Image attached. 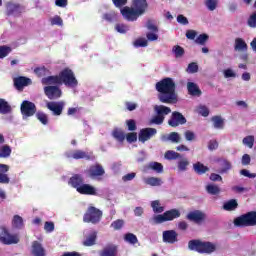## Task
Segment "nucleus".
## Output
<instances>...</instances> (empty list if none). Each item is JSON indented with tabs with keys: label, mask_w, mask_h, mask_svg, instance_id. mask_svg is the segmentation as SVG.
<instances>
[{
	"label": "nucleus",
	"mask_w": 256,
	"mask_h": 256,
	"mask_svg": "<svg viewBox=\"0 0 256 256\" xmlns=\"http://www.w3.org/2000/svg\"><path fill=\"white\" fill-rule=\"evenodd\" d=\"M181 217V212L177 209H171L163 214H158L153 217V222L155 225H161V223H165L167 221H173L175 219H179Z\"/></svg>",
	"instance_id": "obj_8"
},
{
	"label": "nucleus",
	"mask_w": 256,
	"mask_h": 256,
	"mask_svg": "<svg viewBox=\"0 0 256 256\" xmlns=\"http://www.w3.org/2000/svg\"><path fill=\"white\" fill-rule=\"evenodd\" d=\"M0 241L3 245H17L19 236L9 233V230L5 227H0Z\"/></svg>",
	"instance_id": "obj_9"
},
{
	"label": "nucleus",
	"mask_w": 256,
	"mask_h": 256,
	"mask_svg": "<svg viewBox=\"0 0 256 256\" xmlns=\"http://www.w3.org/2000/svg\"><path fill=\"white\" fill-rule=\"evenodd\" d=\"M193 169L195 173H197V175H205V173L209 171V167L204 166L201 162H196L195 164H193Z\"/></svg>",
	"instance_id": "obj_30"
},
{
	"label": "nucleus",
	"mask_w": 256,
	"mask_h": 256,
	"mask_svg": "<svg viewBox=\"0 0 256 256\" xmlns=\"http://www.w3.org/2000/svg\"><path fill=\"white\" fill-rule=\"evenodd\" d=\"M44 93L46 97L51 100L59 99L62 95L61 88H59V86H46L44 87Z\"/></svg>",
	"instance_id": "obj_16"
},
{
	"label": "nucleus",
	"mask_w": 256,
	"mask_h": 256,
	"mask_svg": "<svg viewBox=\"0 0 256 256\" xmlns=\"http://www.w3.org/2000/svg\"><path fill=\"white\" fill-rule=\"evenodd\" d=\"M206 191L210 195H219L221 193V189L217 185L209 184L206 186Z\"/></svg>",
	"instance_id": "obj_40"
},
{
	"label": "nucleus",
	"mask_w": 256,
	"mask_h": 256,
	"mask_svg": "<svg viewBox=\"0 0 256 256\" xmlns=\"http://www.w3.org/2000/svg\"><path fill=\"white\" fill-rule=\"evenodd\" d=\"M31 253L33 256H46L47 255V251L43 247V244H41L39 241L32 242Z\"/></svg>",
	"instance_id": "obj_24"
},
{
	"label": "nucleus",
	"mask_w": 256,
	"mask_h": 256,
	"mask_svg": "<svg viewBox=\"0 0 256 256\" xmlns=\"http://www.w3.org/2000/svg\"><path fill=\"white\" fill-rule=\"evenodd\" d=\"M119 255V246L110 243L107 244L99 253V256H117Z\"/></svg>",
	"instance_id": "obj_19"
},
{
	"label": "nucleus",
	"mask_w": 256,
	"mask_h": 256,
	"mask_svg": "<svg viewBox=\"0 0 256 256\" xmlns=\"http://www.w3.org/2000/svg\"><path fill=\"white\" fill-rule=\"evenodd\" d=\"M236 227H255L256 211H250L234 219Z\"/></svg>",
	"instance_id": "obj_4"
},
{
	"label": "nucleus",
	"mask_w": 256,
	"mask_h": 256,
	"mask_svg": "<svg viewBox=\"0 0 256 256\" xmlns=\"http://www.w3.org/2000/svg\"><path fill=\"white\" fill-rule=\"evenodd\" d=\"M85 183V178L82 174H73L69 180L68 185H71L73 189L79 191L80 187Z\"/></svg>",
	"instance_id": "obj_18"
},
{
	"label": "nucleus",
	"mask_w": 256,
	"mask_h": 256,
	"mask_svg": "<svg viewBox=\"0 0 256 256\" xmlns=\"http://www.w3.org/2000/svg\"><path fill=\"white\" fill-rule=\"evenodd\" d=\"M164 157L168 161H175V159H181V154H179L173 150H168L165 152Z\"/></svg>",
	"instance_id": "obj_38"
},
{
	"label": "nucleus",
	"mask_w": 256,
	"mask_h": 256,
	"mask_svg": "<svg viewBox=\"0 0 256 256\" xmlns=\"http://www.w3.org/2000/svg\"><path fill=\"white\" fill-rule=\"evenodd\" d=\"M44 229L47 233H53L55 231V224L53 222H45Z\"/></svg>",
	"instance_id": "obj_60"
},
{
	"label": "nucleus",
	"mask_w": 256,
	"mask_h": 256,
	"mask_svg": "<svg viewBox=\"0 0 256 256\" xmlns=\"http://www.w3.org/2000/svg\"><path fill=\"white\" fill-rule=\"evenodd\" d=\"M11 146L9 145H3L0 148V158L7 159V157H11Z\"/></svg>",
	"instance_id": "obj_37"
},
{
	"label": "nucleus",
	"mask_w": 256,
	"mask_h": 256,
	"mask_svg": "<svg viewBox=\"0 0 256 256\" xmlns=\"http://www.w3.org/2000/svg\"><path fill=\"white\" fill-rule=\"evenodd\" d=\"M235 51H240L242 53H247L249 46L247 45V42L243 40V38H236L235 44H234Z\"/></svg>",
	"instance_id": "obj_25"
},
{
	"label": "nucleus",
	"mask_w": 256,
	"mask_h": 256,
	"mask_svg": "<svg viewBox=\"0 0 256 256\" xmlns=\"http://www.w3.org/2000/svg\"><path fill=\"white\" fill-rule=\"evenodd\" d=\"M112 137L119 143H123V141H125V132L120 128H114L112 131Z\"/></svg>",
	"instance_id": "obj_31"
},
{
	"label": "nucleus",
	"mask_w": 256,
	"mask_h": 256,
	"mask_svg": "<svg viewBox=\"0 0 256 256\" xmlns=\"http://www.w3.org/2000/svg\"><path fill=\"white\" fill-rule=\"evenodd\" d=\"M247 24L248 27H251L252 29L256 28V11L249 16Z\"/></svg>",
	"instance_id": "obj_50"
},
{
	"label": "nucleus",
	"mask_w": 256,
	"mask_h": 256,
	"mask_svg": "<svg viewBox=\"0 0 256 256\" xmlns=\"http://www.w3.org/2000/svg\"><path fill=\"white\" fill-rule=\"evenodd\" d=\"M237 207H239V203L235 199H231V200L227 201L226 203H224V205H223L224 211H235V209H237Z\"/></svg>",
	"instance_id": "obj_33"
},
{
	"label": "nucleus",
	"mask_w": 256,
	"mask_h": 256,
	"mask_svg": "<svg viewBox=\"0 0 256 256\" xmlns=\"http://www.w3.org/2000/svg\"><path fill=\"white\" fill-rule=\"evenodd\" d=\"M128 131H137V122L134 119L126 120Z\"/></svg>",
	"instance_id": "obj_54"
},
{
	"label": "nucleus",
	"mask_w": 256,
	"mask_h": 256,
	"mask_svg": "<svg viewBox=\"0 0 256 256\" xmlns=\"http://www.w3.org/2000/svg\"><path fill=\"white\" fill-rule=\"evenodd\" d=\"M186 219L196 225H203V223L207 221V214L201 210H194L187 214Z\"/></svg>",
	"instance_id": "obj_10"
},
{
	"label": "nucleus",
	"mask_w": 256,
	"mask_h": 256,
	"mask_svg": "<svg viewBox=\"0 0 256 256\" xmlns=\"http://www.w3.org/2000/svg\"><path fill=\"white\" fill-rule=\"evenodd\" d=\"M50 23L51 25H58V27H62L63 19L61 18V16L56 15L50 19Z\"/></svg>",
	"instance_id": "obj_55"
},
{
	"label": "nucleus",
	"mask_w": 256,
	"mask_h": 256,
	"mask_svg": "<svg viewBox=\"0 0 256 256\" xmlns=\"http://www.w3.org/2000/svg\"><path fill=\"white\" fill-rule=\"evenodd\" d=\"M148 44L149 43L147 40H145V38H139L134 42L135 47H147Z\"/></svg>",
	"instance_id": "obj_59"
},
{
	"label": "nucleus",
	"mask_w": 256,
	"mask_h": 256,
	"mask_svg": "<svg viewBox=\"0 0 256 256\" xmlns=\"http://www.w3.org/2000/svg\"><path fill=\"white\" fill-rule=\"evenodd\" d=\"M85 173L90 177V179H97V177H103V175H105V169L101 164H95L85 170Z\"/></svg>",
	"instance_id": "obj_13"
},
{
	"label": "nucleus",
	"mask_w": 256,
	"mask_h": 256,
	"mask_svg": "<svg viewBox=\"0 0 256 256\" xmlns=\"http://www.w3.org/2000/svg\"><path fill=\"white\" fill-rule=\"evenodd\" d=\"M154 135H157V129L155 128H143L140 130L138 134V139L141 143H145L146 141H149L151 137H154Z\"/></svg>",
	"instance_id": "obj_14"
},
{
	"label": "nucleus",
	"mask_w": 256,
	"mask_h": 256,
	"mask_svg": "<svg viewBox=\"0 0 256 256\" xmlns=\"http://www.w3.org/2000/svg\"><path fill=\"white\" fill-rule=\"evenodd\" d=\"M177 237H179V234H177L175 230H166L162 234L163 242L169 243L170 245H173L179 241Z\"/></svg>",
	"instance_id": "obj_20"
},
{
	"label": "nucleus",
	"mask_w": 256,
	"mask_h": 256,
	"mask_svg": "<svg viewBox=\"0 0 256 256\" xmlns=\"http://www.w3.org/2000/svg\"><path fill=\"white\" fill-rule=\"evenodd\" d=\"M242 143L246 145V147H249V149H253V145H255V137L253 136H246Z\"/></svg>",
	"instance_id": "obj_45"
},
{
	"label": "nucleus",
	"mask_w": 256,
	"mask_h": 256,
	"mask_svg": "<svg viewBox=\"0 0 256 256\" xmlns=\"http://www.w3.org/2000/svg\"><path fill=\"white\" fill-rule=\"evenodd\" d=\"M199 115H202V117H209V108L207 106H200L198 108Z\"/></svg>",
	"instance_id": "obj_61"
},
{
	"label": "nucleus",
	"mask_w": 256,
	"mask_h": 256,
	"mask_svg": "<svg viewBox=\"0 0 256 256\" xmlns=\"http://www.w3.org/2000/svg\"><path fill=\"white\" fill-rule=\"evenodd\" d=\"M12 227L14 229H23V227H25V223L23 222V217L19 215H14L12 219Z\"/></svg>",
	"instance_id": "obj_32"
},
{
	"label": "nucleus",
	"mask_w": 256,
	"mask_h": 256,
	"mask_svg": "<svg viewBox=\"0 0 256 256\" xmlns=\"http://www.w3.org/2000/svg\"><path fill=\"white\" fill-rule=\"evenodd\" d=\"M184 137H185L186 141H195V132L187 130L184 133Z\"/></svg>",
	"instance_id": "obj_64"
},
{
	"label": "nucleus",
	"mask_w": 256,
	"mask_h": 256,
	"mask_svg": "<svg viewBox=\"0 0 256 256\" xmlns=\"http://www.w3.org/2000/svg\"><path fill=\"white\" fill-rule=\"evenodd\" d=\"M9 53H11V47L5 45L0 46V59H5Z\"/></svg>",
	"instance_id": "obj_47"
},
{
	"label": "nucleus",
	"mask_w": 256,
	"mask_h": 256,
	"mask_svg": "<svg viewBox=\"0 0 256 256\" xmlns=\"http://www.w3.org/2000/svg\"><path fill=\"white\" fill-rule=\"evenodd\" d=\"M115 29L118 33H127L129 31V26L125 24H116Z\"/></svg>",
	"instance_id": "obj_57"
},
{
	"label": "nucleus",
	"mask_w": 256,
	"mask_h": 256,
	"mask_svg": "<svg viewBox=\"0 0 256 256\" xmlns=\"http://www.w3.org/2000/svg\"><path fill=\"white\" fill-rule=\"evenodd\" d=\"M149 9L147 0H132L131 7L126 6L120 10V13L126 21H137L141 15Z\"/></svg>",
	"instance_id": "obj_2"
},
{
	"label": "nucleus",
	"mask_w": 256,
	"mask_h": 256,
	"mask_svg": "<svg viewBox=\"0 0 256 256\" xmlns=\"http://www.w3.org/2000/svg\"><path fill=\"white\" fill-rule=\"evenodd\" d=\"M101 217H103V211L95 206H90L83 216V221L84 223H92V225H97V223L101 221Z\"/></svg>",
	"instance_id": "obj_6"
},
{
	"label": "nucleus",
	"mask_w": 256,
	"mask_h": 256,
	"mask_svg": "<svg viewBox=\"0 0 256 256\" xmlns=\"http://www.w3.org/2000/svg\"><path fill=\"white\" fill-rule=\"evenodd\" d=\"M22 13L21 5L15 4V3H8L6 6V15L8 17H11L12 15L14 17H19Z\"/></svg>",
	"instance_id": "obj_23"
},
{
	"label": "nucleus",
	"mask_w": 256,
	"mask_h": 256,
	"mask_svg": "<svg viewBox=\"0 0 256 256\" xmlns=\"http://www.w3.org/2000/svg\"><path fill=\"white\" fill-rule=\"evenodd\" d=\"M42 85H61L60 74L42 78Z\"/></svg>",
	"instance_id": "obj_26"
},
{
	"label": "nucleus",
	"mask_w": 256,
	"mask_h": 256,
	"mask_svg": "<svg viewBox=\"0 0 256 256\" xmlns=\"http://www.w3.org/2000/svg\"><path fill=\"white\" fill-rule=\"evenodd\" d=\"M187 167H189V160H187L186 158L178 162L179 171H187Z\"/></svg>",
	"instance_id": "obj_51"
},
{
	"label": "nucleus",
	"mask_w": 256,
	"mask_h": 256,
	"mask_svg": "<svg viewBox=\"0 0 256 256\" xmlns=\"http://www.w3.org/2000/svg\"><path fill=\"white\" fill-rule=\"evenodd\" d=\"M168 140L172 141V143H179V141H181V136H179V133L177 132H171L168 135Z\"/></svg>",
	"instance_id": "obj_53"
},
{
	"label": "nucleus",
	"mask_w": 256,
	"mask_h": 256,
	"mask_svg": "<svg viewBox=\"0 0 256 256\" xmlns=\"http://www.w3.org/2000/svg\"><path fill=\"white\" fill-rule=\"evenodd\" d=\"M11 105H9V102H7L5 99L0 98V113L1 115H7L11 113Z\"/></svg>",
	"instance_id": "obj_29"
},
{
	"label": "nucleus",
	"mask_w": 256,
	"mask_h": 256,
	"mask_svg": "<svg viewBox=\"0 0 256 256\" xmlns=\"http://www.w3.org/2000/svg\"><path fill=\"white\" fill-rule=\"evenodd\" d=\"M34 73L37 77H47V75H51V71L45 66L35 68Z\"/></svg>",
	"instance_id": "obj_35"
},
{
	"label": "nucleus",
	"mask_w": 256,
	"mask_h": 256,
	"mask_svg": "<svg viewBox=\"0 0 256 256\" xmlns=\"http://www.w3.org/2000/svg\"><path fill=\"white\" fill-rule=\"evenodd\" d=\"M146 27L148 31H152V33H159V28L157 25H155V22L153 20H148L146 23Z\"/></svg>",
	"instance_id": "obj_49"
},
{
	"label": "nucleus",
	"mask_w": 256,
	"mask_h": 256,
	"mask_svg": "<svg viewBox=\"0 0 256 256\" xmlns=\"http://www.w3.org/2000/svg\"><path fill=\"white\" fill-rule=\"evenodd\" d=\"M188 249L190 251H196L204 255H211L217 251V245L210 241H201L199 239L190 240L188 242Z\"/></svg>",
	"instance_id": "obj_3"
},
{
	"label": "nucleus",
	"mask_w": 256,
	"mask_h": 256,
	"mask_svg": "<svg viewBox=\"0 0 256 256\" xmlns=\"http://www.w3.org/2000/svg\"><path fill=\"white\" fill-rule=\"evenodd\" d=\"M207 41H209V35L203 33L200 34L196 39H195V43H197V45H205L207 43Z\"/></svg>",
	"instance_id": "obj_44"
},
{
	"label": "nucleus",
	"mask_w": 256,
	"mask_h": 256,
	"mask_svg": "<svg viewBox=\"0 0 256 256\" xmlns=\"http://www.w3.org/2000/svg\"><path fill=\"white\" fill-rule=\"evenodd\" d=\"M125 138L128 143H135V142H137V133L130 132V133L126 134Z\"/></svg>",
	"instance_id": "obj_56"
},
{
	"label": "nucleus",
	"mask_w": 256,
	"mask_h": 256,
	"mask_svg": "<svg viewBox=\"0 0 256 256\" xmlns=\"http://www.w3.org/2000/svg\"><path fill=\"white\" fill-rule=\"evenodd\" d=\"M187 89L189 95H192V97H201V89H199V86H197V84H195L194 82H188Z\"/></svg>",
	"instance_id": "obj_27"
},
{
	"label": "nucleus",
	"mask_w": 256,
	"mask_h": 256,
	"mask_svg": "<svg viewBox=\"0 0 256 256\" xmlns=\"http://www.w3.org/2000/svg\"><path fill=\"white\" fill-rule=\"evenodd\" d=\"M154 111L156 115L150 120V125H163L165 115L171 113V108L165 105H156L154 106Z\"/></svg>",
	"instance_id": "obj_7"
},
{
	"label": "nucleus",
	"mask_w": 256,
	"mask_h": 256,
	"mask_svg": "<svg viewBox=\"0 0 256 256\" xmlns=\"http://www.w3.org/2000/svg\"><path fill=\"white\" fill-rule=\"evenodd\" d=\"M172 51L175 57H183V55H185V49L179 45L174 46Z\"/></svg>",
	"instance_id": "obj_48"
},
{
	"label": "nucleus",
	"mask_w": 256,
	"mask_h": 256,
	"mask_svg": "<svg viewBox=\"0 0 256 256\" xmlns=\"http://www.w3.org/2000/svg\"><path fill=\"white\" fill-rule=\"evenodd\" d=\"M151 207L154 213H163V211H165V207L161 206V203H159V200L152 201Z\"/></svg>",
	"instance_id": "obj_41"
},
{
	"label": "nucleus",
	"mask_w": 256,
	"mask_h": 256,
	"mask_svg": "<svg viewBox=\"0 0 256 256\" xmlns=\"http://www.w3.org/2000/svg\"><path fill=\"white\" fill-rule=\"evenodd\" d=\"M155 89L158 92L157 97L160 103L175 105L179 101L177 97V84H175L173 78L166 77L161 79L155 84Z\"/></svg>",
	"instance_id": "obj_1"
},
{
	"label": "nucleus",
	"mask_w": 256,
	"mask_h": 256,
	"mask_svg": "<svg viewBox=\"0 0 256 256\" xmlns=\"http://www.w3.org/2000/svg\"><path fill=\"white\" fill-rule=\"evenodd\" d=\"M124 241H126V243H129L130 245H137V243H139V239L133 233H126L124 235Z\"/></svg>",
	"instance_id": "obj_36"
},
{
	"label": "nucleus",
	"mask_w": 256,
	"mask_h": 256,
	"mask_svg": "<svg viewBox=\"0 0 256 256\" xmlns=\"http://www.w3.org/2000/svg\"><path fill=\"white\" fill-rule=\"evenodd\" d=\"M221 166V173H227V171L231 169V162H229L228 160H223Z\"/></svg>",
	"instance_id": "obj_58"
},
{
	"label": "nucleus",
	"mask_w": 256,
	"mask_h": 256,
	"mask_svg": "<svg viewBox=\"0 0 256 256\" xmlns=\"http://www.w3.org/2000/svg\"><path fill=\"white\" fill-rule=\"evenodd\" d=\"M77 193L80 195H92L95 196L97 195V188L91 184L83 183L79 189L77 190Z\"/></svg>",
	"instance_id": "obj_22"
},
{
	"label": "nucleus",
	"mask_w": 256,
	"mask_h": 256,
	"mask_svg": "<svg viewBox=\"0 0 256 256\" xmlns=\"http://www.w3.org/2000/svg\"><path fill=\"white\" fill-rule=\"evenodd\" d=\"M124 225L125 221L123 219H118L111 223V227L114 229V231H119L120 229H123Z\"/></svg>",
	"instance_id": "obj_46"
},
{
	"label": "nucleus",
	"mask_w": 256,
	"mask_h": 256,
	"mask_svg": "<svg viewBox=\"0 0 256 256\" xmlns=\"http://www.w3.org/2000/svg\"><path fill=\"white\" fill-rule=\"evenodd\" d=\"M219 148V142L217 140H210L208 142V149L209 151H215V149Z\"/></svg>",
	"instance_id": "obj_63"
},
{
	"label": "nucleus",
	"mask_w": 256,
	"mask_h": 256,
	"mask_svg": "<svg viewBox=\"0 0 256 256\" xmlns=\"http://www.w3.org/2000/svg\"><path fill=\"white\" fill-rule=\"evenodd\" d=\"M205 5L209 11H215L217 9V0H206Z\"/></svg>",
	"instance_id": "obj_52"
},
{
	"label": "nucleus",
	"mask_w": 256,
	"mask_h": 256,
	"mask_svg": "<svg viewBox=\"0 0 256 256\" xmlns=\"http://www.w3.org/2000/svg\"><path fill=\"white\" fill-rule=\"evenodd\" d=\"M36 118L38 119V121H40V123H42V125H48L49 123V117L43 112H37Z\"/></svg>",
	"instance_id": "obj_43"
},
{
	"label": "nucleus",
	"mask_w": 256,
	"mask_h": 256,
	"mask_svg": "<svg viewBox=\"0 0 256 256\" xmlns=\"http://www.w3.org/2000/svg\"><path fill=\"white\" fill-rule=\"evenodd\" d=\"M14 87L17 91H23V88L31 85V78H27L24 76H19L14 78Z\"/></svg>",
	"instance_id": "obj_21"
},
{
	"label": "nucleus",
	"mask_w": 256,
	"mask_h": 256,
	"mask_svg": "<svg viewBox=\"0 0 256 256\" xmlns=\"http://www.w3.org/2000/svg\"><path fill=\"white\" fill-rule=\"evenodd\" d=\"M65 157L68 159H86V161H91V155L83 150H74L72 152H66Z\"/></svg>",
	"instance_id": "obj_17"
},
{
	"label": "nucleus",
	"mask_w": 256,
	"mask_h": 256,
	"mask_svg": "<svg viewBox=\"0 0 256 256\" xmlns=\"http://www.w3.org/2000/svg\"><path fill=\"white\" fill-rule=\"evenodd\" d=\"M20 111L23 117H33L37 113V106L31 101L24 100L21 104Z\"/></svg>",
	"instance_id": "obj_11"
},
{
	"label": "nucleus",
	"mask_w": 256,
	"mask_h": 256,
	"mask_svg": "<svg viewBox=\"0 0 256 256\" xmlns=\"http://www.w3.org/2000/svg\"><path fill=\"white\" fill-rule=\"evenodd\" d=\"M187 123V118L183 116L181 112L174 111L170 119L168 120V125L170 127H179V125H185Z\"/></svg>",
	"instance_id": "obj_12"
},
{
	"label": "nucleus",
	"mask_w": 256,
	"mask_h": 256,
	"mask_svg": "<svg viewBox=\"0 0 256 256\" xmlns=\"http://www.w3.org/2000/svg\"><path fill=\"white\" fill-rule=\"evenodd\" d=\"M96 241H97V234L93 233L86 238V240L83 242V245L84 247H93Z\"/></svg>",
	"instance_id": "obj_39"
},
{
	"label": "nucleus",
	"mask_w": 256,
	"mask_h": 256,
	"mask_svg": "<svg viewBox=\"0 0 256 256\" xmlns=\"http://www.w3.org/2000/svg\"><path fill=\"white\" fill-rule=\"evenodd\" d=\"M46 107L49 111H52L53 115L59 117V115H62L63 109H65V102H48Z\"/></svg>",
	"instance_id": "obj_15"
},
{
	"label": "nucleus",
	"mask_w": 256,
	"mask_h": 256,
	"mask_svg": "<svg viewBox=\"0 0 256 256\" xmlns=\"http://www.w3.org/2000/svg\"><path fill=\"white\" fill-rule=\"evenodd\" d=\"M148 167L152 169V171H156V173H163V164L159 162H150Z\"/></svg>",
	"instance_id": "obj_42"
},
{
	"label": "nucleus",
	"mask_w": 256,
	"mask_h": 256,
	"mask_svg": "<svg viewBox=\"0 0 256 256\" xmlns=\"http://www.w3.org/2000/svg\"><path fill=\"white\" fill-rule=\"evenodd\" d=\"M211 121L213 123L214 129H225V119H223V117H221L220 115L212 116Z\"/></svg>",
	"instance_id": "obj_28"
},
{
	"label": "nucleus",
	"mask_w": 256,
	"mask_h": 256,
	"mask_svg": "<svg viewBox=\"0 0 256 256\" xmlns=\"http://www.w3.org/2000/svg\"><path fill=\"white\" fill-rule=\"evenodd\" d=\"M60 83L61 85H65L66 87H77L79 85V82L77 81V78L75 77V73L71 68H64L60 73Z\"/></svg>",
	"instance_id": "obj_5"
},
{
	"label": "nucleus",
	"mask_w": 256,
	"mask_h": 256,
	"mask_svg": "<svg viewBox=\"0 0 256 256\" xmlns=\"http://www.w3.org/2000/svg\"><path fill=\"white\" fill-rule=\"evenodd\" d=\"M146 185H150L151 187H159L163 184L161 178L157 177H149L145 180Z\"/></svg>",
	"instance_id": "obj_34"
},
{
	"label": "nucleus",
	"mask_w": 256,
	"mask_h": 256,
	"mask_svg": "<svg viewBox=\"0 0 256 256\" xmlns=\"http://www.w3.org/2000/svg\"><path fill=\"white\" fill-rule=\"evenodd\" d=\"M135 177H137V174L135 172L128 173L122 177V181H124V183H127V181H133Z\"/></svg>",
	"instance_id": "obj_62"
}]
</instances>
